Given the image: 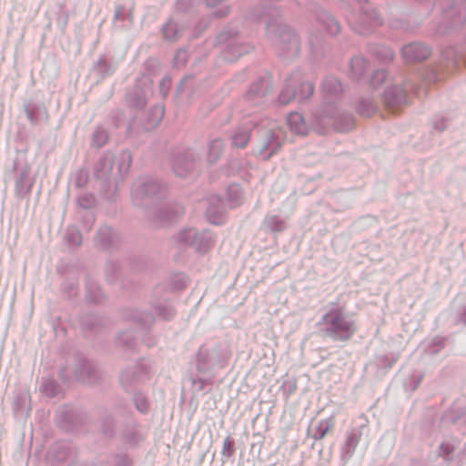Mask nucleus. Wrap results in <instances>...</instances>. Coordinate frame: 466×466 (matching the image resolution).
<instances>
[{"instance_id": "nucleus-10", "label": "nucleus", "mask_w": 466, "mask_h": 466, "mask_svg": "<svg viewBox=\"0 0 466 466\" xmlns=\"http://www.w3.org/2000/svg\"><path fill=\"white\" fill-rule=\"evenodd\" d=\"M365 66V60L361 57H356L351 61L352 70L355 71L359 67Z\"/></svg>"}, {"instance_id": "nucleus-15", "label": "nucleus", "mask_w": 466, "mask_h": 466, "mask_svg": "<svg viewBox=\"0 0 466 466\" xmlns=\"http://www.w3.org/2000/svg\"><path fill=\"white\" fill-rule=\"evenodd\" d=\"M360 115H363V116H370V114H365V113H364L363 111H361V110H360Z\"/></svg>"}, {"instance_id": "nucleus-2", "label": "nucleus", "mask_w": 466, "mask_h": 466, "mask_svg": "<svg viewBox=\"0 0 466 466\" xmlns=\"http://www.w3.org/2000/svg\"><path fill=\"white\" fill-rule=\"evenodd\" d=\"M301 93L297 94L293 88L289 86H285V88L281 91L279 95V102L283 105H286L291 101L295 96H298L299 99H306L311 96L313 93V86L311 83H304L301 86Z\"/></svg>"}, {"instance_id": "nucleus-14", "label": "nucleus", "mask_w": 466, "mask_h": 466, "mask_svg": "<svg viewBox=\"0 0 466 466\" xmlns=\"http://www.w3.org/2000/svg\"><path fill=\"white\" fill-rule=\"evenodd\" d=\"M283 228H284L283 221L278 220L277 224H276V227L273 228L276 229V230H281Z\"/></svg>"}, {"instance_id": "nucleus-8", "label": "nucleus", "mask_w": 466, "mask_h": 466, "mask_svg": "<svg viewBox=\"0 0 466 466\" xmlns=\"http://www.w3.org/2000/svg\"><path fill=\"white\" fill-rule=\"evenodd\" d=\"M223 150V143L221 140L217 139L211 142L209 147L210 160H216Z\"/></svg>"}, {"instance_id": "nucleus-6", "label": "nucleus", "mask_w": 466, "mask_h": 466, "mask_svg": "<svg viewBox=\"0 0 466 466\" xmlns=\"http://www.w3.org/2000/svg\"><path fill=\"white\" fill-rule=\"evenodd\" d=\"M249 141V132L248 130H238L232 137V143L238 147H245Z\"/></svg>"}, {"instance_id": "nucleus-12", "label": "nucleus", "mask_w": 466, "mask_h": 466, "mask_svg": "<svg viewBox=\"0 0 466 466\" xmlns=\"http://www.w3.org/2000/svg\"><path fill=\"white\" fill-rule=\"evenodd\" d=\"M441 451L444 452L443 456L446 460H450V454L453 451V447H451L450 445H442Z\"/></svg>"}, {"instance_id": "nucleus-7", "label": "nucleus", "mask_w": 466, "mask_h": 466, "mask_svg": "<svg viewBox=\"0 0 466 466\" xmlns=\"http://www.w3.org/2000/svg\"><path fill=\"white\" fill-rule=\"evenodd\" d=\"M334 429V421L332 419L321 421L317 429L318 439H323L328 433Z\"/></svg>"}, {"instance_id": "nucleus-1", "label": "nucleus", "mask_w": 466, "mask_h": 466, "mask_svg": "<svg viewBox=\"0 0 466 466\" xmlns=\"http://www.w3.org/2000/svg\"><path fill=\"white\" fill-rule=\"evenodd\" d=\"M323 319L330 326L329 334L337 339H349L355 332L354 323L345 319L341 309L329 311Z\"/></svg>"}, {"instance_id": "nucleus-4", "label": "nucleus", "mask_w": 466, "mask_h": 466, "mask_svg": "<svg viewBox=\"0 0 466 466\" xmlns=\"http://www.w3.org/2000/svg\"><path fill=\"white\" fill-rule=\"evenodd\" d=\"M288 125L292 132L298 135H307L309 127L304 117L299 113H291L288 116Z\"/></svg>"}, {"instance_id": "nucleus-13", "label": "nucleus", "mask_w": 466, "mask_h": 466, "mask_svg": "<svg viewBox=\"0 0 466 466\" xmlns=\"http://www.w3.org/2000/svg\"><path fill=\"white\" fill-rule=\"evenodd\" d=\"M386 74L384 71H379L375 75V78L378 79V81H382L385 79Z\"/></svg>"}, {"instance_id": "nucleus-3", "label": "nucleus", "mask_w": 466, "mask_h": 466, "mask_svg": "<svg viewBox=\"0 0 466 466\" xmlns=\"http://www.w3.org/2000/svg\"><path fill=\"white\" fill-rule=\"evenodd\" d=\"M402 55L408 61L423 60L430 56V50L426 46L415 43L404 46Z\"/></svg>"}, {"instance_id": "nucleus-5", "label": "nucleus", "mask_w": 466, "mask_h": 466, "mask_svg": "<svg viewBox=\"0 0 466 466\" xmlns=\"http://www.w3.org/2000/svg\"><path fill=\"white\" fill-rule=\"evenodd\" d=\"M405 99V95L403 91L399 87H394L392 89L387 90L385 93V100L387 106H389L391 110L396 111V105H399Z\"/></svg>"}, {"instance_id": "nucleus-9", "label": "nucleus", "mask_w": 466, "mask_h": 466, "mask_svg": "<svg viewBox=\"0 0 466 466\" xmlns=\"http://www.w3.org/2000/svg\"><path fill=\"white\" fill-rule=\"evenodd\" d=\"M234 443L228 438L223 441L222 453L227 456H231L234 453Z\"/></svg>"}, {"instance_id": "nucleus-11", "label": "nucleus", "mask_w": 466, "mask_h": 466, "mask_svg": "<svg viewBox=\"0 0 466 466\" xmlns=\"http://www.w3.org/2000/svg\"><path fill=\"white\" fill-rule=\"evenodd\" d=\"M95 140L98 146H101L106 142V135L103 131H99L96 134Z\"/></svg>"}]
</instances>
